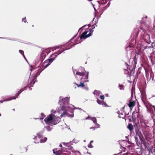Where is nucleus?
I'll return each mask as SVG.
<instances>
[{"label": "nucleus", "mask_w": 155, "mask_h": 155, "mask_svg": "<svg viewBox=\"0 0 155 155\" xmlns=\"http://www.w3.org/2000/svg\"><path fill=\"white\" fill-rule=\"evenodd\" d=\"M91 120L93 121L94 123L96 124L97 125V127H99V125L96 123L97 120L95 117H91Z\"/></svg>", "instance_id": "nucleus-6"}, {"label": "nucleus", "mask_w": 155, "mask_h": 155, "mask_svg": "<svg viewBox=\"0 0 155 155\" xmlns=\"http://www.w3.org/2000/svg\"><path fill=\"white\" fill-rule=\"evenodd\" d=\"M152 106L154 108V110H155V106L153 105V106Z\"/></svg>", "instance_id": "nucleus-27"}, {"label": "nucleus", "mask_w": 155, "mask_h": 155, "mask_svg": "<svg viewBox=\"0 0 155 155\" xmlns=\"http://www.w3.org/2000/svg\"><path fill=\"white\" fill-rule=\"evenodd\" d=\"M88 147L90 148H92L93 147L92 145H91V143H90V144H89L88 146Z\"/></svg>", "instance_id": "nucleus-16"}, {"label": "nucleus", "mask_w": 155, "mask_h": 155, "mask_svg": "<svg viewBox=\"0 0 155 155\" xmlns=\"http://www.w3.org/2000/svg\"><path fill=\"white\" fill-rule=\"evenodd\" d=\"M77 86L78 87H80V86L84 87V85L83 83L81 82L79 85L77 84Z\"/></svg>", "instance_id": "nucleus-12"}, {"label": "nucleus", "mask_w": 155, "mask_h": 155, "mask_svg": "<svg viewBox=\"0 0 155 155\" xmlns=\"http://www.w3.org/2000/svg\"><path fill=\"white\" fill-rule=\"evenodd\" d=\"M88 73H87V75L85 76V78L87 79L88 78Z\"/></svg>", "instance_id": "nucleus-18"}, {"label": "nucleus", "mask_w": 155, "mask_h": 155, "mask_svg": "<svg viewBox=\"0 0 155 155\" xmlns=\"http://www.w3.org/2000/svg\"><path fill=\"white\" fill-rule=\"evenodd\" d=\"M38 136L39 138H40L41 137V135H39L38 134Z\"/></svg>", "instance_id": "nucleus-19"}, {"label": "nucleus", "mask_w": 155, "mask_h": 155, "mask_svg": "<svg viewBox=\"0 0 155 155\" xmlns=\"http://www.w3.org/2000/svg\"><path fill=\"white\" fill-rule=\"evenodd\" d=\"M86 89L88 90V88H86Z\"/></svg>", "instance_id": "nucleus-33"}, {"label": "nucleus", "mask_w": 155, "mask_h": 155, "mask_svg": "<svg viewBox=\"0 0 155 155\" xmlns=\"http://www.w3.org/2000/svg\"><path fill=\"white\" fill-rule=\"evenodd\" d=\"M47 140V138L46 137H44V138L41 139L40 140V143H43L45 142Z\"/></svg>", "instance_id": "nucleus-8"}, {"label": "nucleus", "mask_w": 155, "mask_h": 155, "mask_svg": "<svg viewBox=\"0 0 155 155\" xmlns=\"http://www.w3.org/2000/svg\"><path fill=\"white\" fill-rule=\"evenodd\" d=\"M87 81V82H88V81Z\"/></svg>", "instance_id": "nucleus-32"}, {"label": "nucleus", "mask_w": 155, "mask_h": 155, "mask_svg": "<svg viewBox=\"0 0 155 155\" xmlns=\"http://www.w3.org/2000/svg\"><path fill=\"white\" fill-rule=\"evenodd\" d=\"M50 49H51V50H52V51L54 50V49H53V48H51Z\"/></svg>", "instance_id": "nucleus-25"}, {"label": "nucleus", "mask_w": 155, "mask_h": 155, "mask_svg": "<svg viewBox=\"0 0 155 155\" xmlns=\"http://www.w3.org/2000/svg\"><path fill=\"white\" fill-rule=\"evenodd\" d=\"M85 74L83 72H77L76 73V74L79 75L81 76H84Z\"/></svg>", "instance_id": "nucleus-9"}, {"label": "nucleus", "mask_w": 155, "mask_h": 155, "mask_svg": "<svg viewBox=\"0 0 155 155\" xmlns=\"http://www.w3.org/2000/svg\"><path fill=\"white\" fill-rule=\"evenodd\" d=\"M98 2L100 4H104L107 3V0H102L101 1H98Z\"/></svg>", "instance_id": "nucleus-7"}, {"label": "nucleus", "mask_w": 155, "mask_h": 155, "mask_svg": "<svg viewBox=\"0 0 155 155\" xmlns=\"http://www.w3.org/2000/svg\"><path fill=\"white\" fill-rule=\"evenodd\" d=\"M90 32L87 35V31H85L81 35L80 38H84L85 39L87 37L91 36V33L93 31L92 30V29H89Z\"/></svg>", "instance_id": "nucleus-3"}, {"label": "nucleus", "mask_w": 155, "mask_h": 155, "mask_svg": "<svg viewBox=\"0 0 155 155\" xmlns=\"http://www.w3.org/2000/svg\"><path fill=\"white\" fill-rule=\"evenodd\" d=\"M60 53H61V52L59 53H58V54H60Z\"/></svg>", "instance_id": "nucleus-31"}, {"label": "nucleus", "mask_w": 155, "mask_h": 155, "mask_svg": "<svg viewBox=\"0 0 155 155\" xmlns=\"http://www.w3.org/2000/svg\"><path fill=\"white\" fill-rule=\"evenodd\" d=\"M53 61V60L51 58L49 59V61L50 62H52Z\"/></svg>", "instance_id": "nucleus-21"}, {"label": "nucleus", "mask_w": 155, "mask_h": 155, "mask_svg": "<svg viewBox=\"0 0 155 155\" xmlns=\"http://www.w3.org/2000/svg\"><path fill=\"white\" fill-rule=\"evenodd\" d=\"M92 128H93L94 129V130L95 129V128L94 127H91L90 128V129H92Z\"/></svg>", "instance_id": "nucleus-23"}, {"label": "nucleus", "mask_w": 155, "mask_h": 155, "mask_svg": "<svg viewBox=\"0 0 155 155\" xmlns=\"http://www.w3.org/2000/svg\"><path fill=\"white\" fill-rule=\"evenodd\" d=\"M59 48L58 47H54V50H55L57 48Z\"/></svg>", "instance_id": "nucleus-22"}, {"label": "nucleus", "mask_w": 155, "mask_h": 155, "mask_svg": "<svg viewBox=\"0 0 155 155\" xmlns=\"http://www.w3.org/2000/svg\"><path fill=\"white\" fill-rule=\"evenodd\" d=\"M105 95H106V96L108 97V94H105Z\"/></svg>", "instance_id": "nucleus-29"}, {"label": "nucleus", "mask_w": 155, "mask_h": 155, "mask_svg": "<svg viewBox=\"0 0 155 155\" xmlns=\"http://www.w3.org/2000/svg\"><path fill=\"white\" fill-rule=\"evenodd\" d=\"M103 107H108V106L107 105V104L105 103H104L103 104Z\"/></svg>", "instance_id": "nucleus-15"}, {"label": "nucleus", "mask_w": 155, "mask_h": 155, "mask_svg": "<svg viewBox=\"0 0 155 155\" xmlns=\"http://www.w3.org/2000/svg\"><path fill=\"white\" fill-rule=\"evenodd\" d=\"M19 52L21 54L23 55V56L24 57V58H25V57L24 55V52L23 51H22V50H20L19 51Z\"/></svg>", "instance_id": "nucleus-13"}, {"label": "nucleus", "mask_w": 155, "mask_h": 155, "mask_svg": "<svg viewBox=\"0 0 155 155\" xmlns=\"http://www.w3.org/2000/svg\"><path fill=\"white\" fill-rule=\"evenodd\" d=\"M22 21H24L25 22V18L23 19Z\"/></svg>", "instance_id": "nucleus-20"}, {"label": "nucleus", "mask_w": 155, "mask_h": 155, "mask_svg": "<svg viewBox=\"0 0 155 155\" xmlns=\"http://www.w3.org/2000/svg\"><path fill=\"white\" fill-rule=\"evenodd\" d=\"M69 98L68 97L63 98L62 97H60L59 101L61 103L60 105L61 106V110L59 112L52 110L51 114L44 120L46 124L50 125L56 124L60 118L59 115L62 113V114L60 115V117H61L65 114V112H62L63 111H70L75 109H81L79 108H75L73 105L69 104Z\"/></svg>", "instance_id": "nucleus-1"}, {"label": "nucleus", "mask_w": 155, "mask_h": 155, "mask_svg": "<svg viewBox=\"0 0 155 155\" xmlns=\"http://www.w3.org/2000/svg\"><path fill=\"white\" fill-rule=\"evenodd\" d=\"M93 142V141L92 140V141H91V142H90V143H92V142Z\"/></svg>", "instance_id": "nucleus-28"}, {"label": "nucleus", "mask_w": 155, "mask_h": 155, "mask_svg": "<svg viewBox=\"0 0 155 155\" xmlns=\"http://www.w3.org/2000/svg\"><path fill=\"white\" fill-rule=\"evenodd\" d=\"M100 98L101 99H104V95H102L101 96Z\"/></svg>", "instance_id": "nucleus-17"}, {"label": "nucleus", "mask_w": 155, "mask_h": 155, "mask_svg": "<svg viewBox=\"0 0 155 155\" xmlns=\"http://www.w3.org/2000/svg\"><path fill=\"white\" fill-rule=\"evenodd\" d=\"M59 146H60L61 147H62V144H60V145H59Z\"/></svg>", "instance_id": "nucleus-26"}, {"label": "nucleus", "mask_w": 155, "mask_h": 155, "mask_svg": "<svg viewBox=\"0 0 155 155\" xmlns=\"http://www.w3.org/2000/svg\"><path fill=\"white\" fill-rule=\"evenodd\" d=\"M65 146V147H66L63 148L62 150V151H61L60 150H58L57 149H55L53 150V152L56 155H59V154H64L62 152L64 151V149H65V148H68V147L69 146V143H66L65 142H63L62 143Z\"/></svg>", "instance_id": "nucleus-2"}, {"label": "nucleus", "mask_w": 155, "mask_h": 155, "mask_svg": "<svg viewBox=\"0 0 155 155\" xmlns=\"http://www.w3.org/2000/svg\"><path fill=\"white\" fill-rule=\"evenodd\" d=\"M89 117H87V118H86V119H88Z\"/></svg>", "instance_id": "nucleus-30"}, {"label": "nucleus", "mask_w": 155, "mask_h": 155, "mask_svg": "<svg viewBox=\"0 0 155 155\" xmlns=\"http://www.w3.org/2000/svg\"><path fill=\"white\" fill-rule=\"evenodd\" d=\"M135 101H130L128 104V105L129 106V107L131 108L134 106L135 105Z\"/></svg>", "instance_id": "nucleus-4"}, {"label": "nucleus", "mask_w": 155, "mask_h": 155, "mask_svg": "<svg viewBox=\"0 0 155 155\" xmlns=\"http://www.w3.org/2000/svg\"><path fill=\"white\" fill-rule=\"evenodd\" d=\"M84 142H85V140H84Z\"/></svg>", "instance_id": "nucleus-34"}, {"label": "nucleus", "mask_w": 155, "mask_h": 155, "mask_svg": "<svg viewBox=\"0 0 155 155\" xmlns=\"http://www.w3.org/2000/svg\"><path fill=\"white\" fill-rule=\"evenodd\" d=\"M99 101V100L98 99H97V103L99 104H100V103H99V102H98V101Z\"/></svg>", "instance_id": "nucleus-24"}, {"label": "nucleus", "mask_w": 155, "mask_h": 155, "mask_svg": "<svg viewBox=\"0 0 155 155\" xmlns=\"http://www.w3.org/2000/svg\"><path fill=\"white\" fill-rule=\"evenodd\" d=\"M127 128L130 130H131L133 129V127L131 124H129L127 126Z\"/></svg>", "instance_id": "nucleus-10"}, {"label": "nucleus", "mask_w": 155, "mask_h": 155, "mask_svg": "<svg viewBox=\"0 0 155 155\" xmlns=\"http://www.w3.org/2000/svg\"><path fill=\"white\" fill-rule=\"evenodd\" d=\"M100 93V91H95L94 92V94H99Z\"/></svg>", "instance_id": "nucleus-11"}, {"label": "nucleus", "mask_w": 155, "mask_h": 155, "mask_svg": "<svg viewBox=\"0 0 155 155\" xmlns=\"http://www.w3.org/2000/svg\"><path fill=\"white\" fill-rule=\"evenodd\" d=\"M73 142H74L75 143H77L78 142V140L75 139H74L73 140Z\"/></svg>", "instance_id": "nucleus-14"}, {"label": "nucleus", "mask_w": 155, "mask_h": 155, "mask_svg": "<svg viewBox=\"0 0 155 155\" xmlns=\"http://www.w3.org/2000/svg\"><path fill=\"white\" fill-rule=\"evenodd\" d=\"M21 92L19 93L18 92V94H16V97H13L12 98L9 99L8 100H5L2 101H0V102H1V103H3V101H7L9 100H11L12 99H15L18 95L21 93Z\"/></svg>", "instance_id": "nucleus-5"}]
</instances>
